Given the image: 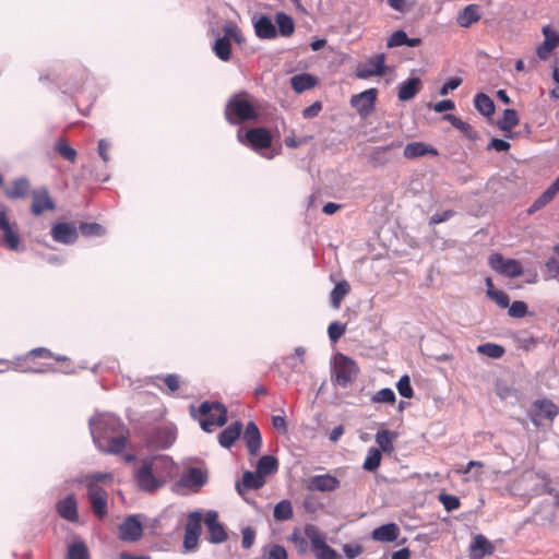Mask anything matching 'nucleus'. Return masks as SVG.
Masks as SVG:
<instances>
[{
    "label": "nucleus",
    "instance_id": "nucleus-13",
    "mask_svg": "<svg viewBox=\"0 0 559 559\" xmlns=\"http://www.w3.org/2000/svg\"><path fill=\"white\" fill-rule=\"evenodd\" d=\"M385 55L378 53L369 58L366 62L359 63L356 69V76L358 79H369L371 76H379L384 73Z\"/></svg>",
    "mask_w": 559,
    "mask_h": 559
},
{
    "label": "nucleus",
    "instance_id": "nucleus-56",
    "mask_svg": "<svg viewBox=\"0 0 559 559\" xmlns=\"http://www.w3.org/2000/svg\"><path fill=\"white\" fill-rule=\"evenodd\" d=\"M508 313L512 318H523L527 314V306L524 301H513L509 304Z\"/></svg>",
    "mask_w": 559,
    "mask_h": 559
},
{
    "label": "nucleus",
    "instance_id": "nucleus-44",
    "mask_svg": "<svg viewBox=\"0 0 559 559\" xmlns=\"http://www.w3.org/2000/svg\"><path fill=\"white\" fill-rule=\"evenodd\" d=\"M350 286L346 281L338 282L331 292V305L337 309L341 306L343 298L349 293Z\"/></svg>",
    "mask_w": 559,
    "mask_h": 559
},
{
    "label": "nucleus",
    "instance_id": "nucleus-47",
    "mask_svg": "<svg viewBox=\"0 0 559 559\" xmlns=\"http://www.w3.org/2000/svg\"><path fill=\"white\" fill-rule=\"evenodd\" d=\"M381 451L378 448H370L365 459L362 467L368 472L378 469L381 463Z\"/></svg>",
    "mask_w": 559,
    "mask_h": 559
},
{
    "label": "nucleus",
    "instance_id": "nucleus-45",
    "mask_svg": "<svg viewBox=\"0 0 559 559\" xmlns=\"http://www.w3.org/2000/svg\"><path fill=\"white\" fill-rule=\"evenodd\" d=\"M293 504L289 500H282L275 504L273 516L276 521H287L293 518Z\"/></svg>",
    "mask_w": 559,
    "mask_h": 559
},
{
    "label": "nucleus",
    "instance_id": "nucleus-42",
    "mask_svg": "<svg viewBox=\"0 0 559 559\" xmlns=\"http://www.w3.org/2000/svg\"><path fill=\"white\" fill-rule=\"evenodd\" d=\"M308 537L306 536L305 532L298 527H295L292 532V534L288 536V540L295 546L297 552L299 555H304L308 551L309 545H308Z\"/></svg>",
    "mask_w": 559,
    "mask_h": 559
},
{
    "label": "nucleus",
    "instance_id": "nucleus-63",
    "mask_svg": "<svg viewBox=\"0 0 559 559\" xmlns=\"http://www.w3.org/2000/svg\"><path fill=\"white\" fill-rule=\"evenodd\" d=\"M199 535H191L185 532L183 536V548L186 551H193L197 549L199 544Z\"/></svg>",
    "mask_w": 559,
    "mask_h": 559
},
{
    "label": "nucleus",
    "instance_id": "nucleus-1",
    "mask_svg": "<svg viewBox=\"0 0 559 559\" xmlns=\"http://www.w3.org/2000/svg\"><path fill=\"white\" fill-rule=\"evenodd\" d=\"M96 448L106 454H120L128 444L129 430L119 417L111 413L96 414L88 420Z\"/></svg>",
    "mask_w": 559,
    "mask_h": 559
},
{
    "label": "nucleus",
    "instance_id": "nucleus-30",
    "mask_svg": "<svg viewBox=\"0 0 559 559\" xmlns=\"http://www.w3.org/2000/svg\"><path fill=\"white\" fill-rule=\"evenodd\" d=\"M479 8L476 4H468L456 16V22L461 27L467 28L473 23L479 21Z\"/></svg>",
    "mask_w": 559,
    "mask_h": 559
},
{
    "label": "nucleus",
    "instance_id": "nucleus-11",
    "mask_svg": "<svg viewBox=\"0 0 559 559\" xmlns=\"http://www.w3.org/2000/svg\"><path fill=\"white\" fill-rule=\"evenodd\" d=\"M559 414L558 406L548 399L537 400L533 403V409L530 413L531 421L535 426H540V419L546 418L550 421Z\"/></svg>",
    "mask_w": 559,
    "mask_h": 559
},
{
    "label": "nucleus",
    "instance_id": "nucleus-3",
    "mask_svg": "<svg viewBox=\"0 0 559 559\" xmlns=\"http://www.w3.org/2000/svg\"><path fill=\"white\" fill-rule=\"evenodd\" d=\"M225 117L230 124H238L243 121L254 120L258 117L257 110L247 93L233 95L225 108Z\"/></svg>",
    "mask_w": 559,
    "mask_h": 559
},
{
    "label": "nucleus",
    "instance_id": "nucleus-25",
    "mask_svg": "<svg viewBox=\"0 0 559 559\" xmlns=\"http://www.w3.org/2000/svg\"><path fill=\"white\" fill-rule=\"evenodd\" d=\"M255 35L261 39H272L276 36V28L271 17L259 15L253 17Z\"/></svg>",
    "mask_w": 559,
    "mask_h": 559
},
{
    "label": "nucleus",
    "instance_id": "nucleus-23",
    "mask_svg": "<svg viewBox=\"0 0 559 559\" xmlns=\"http://www.w3.org/2000/svg\"><path fill=\"white\" fill-rule=\"evenodd\" d=\"M265 484V479L260 476L257 472L246 471L242 475V479L236 484V489L240 496H243L246 491L258 490Z\"/></svg>",
    "mask_w": 559,
    "mask_h": 559
},
{
    "label": "nucleus",
    "instance_id": "nucleus-64",
    "mask_svg": "<svg viewBox=\"0 0 559 559\" xmlns=\"http://www.w3.org/2000/svg\"><path fill=\"white\" fill-rule=\"evenodd\" d=\"M321 110H322L321 102H314L312 105L306 107L302 110V117L305 119L314 118V117H317L320 114Z\"/></svg>",
    "mask_w": 559,
    "mask_h": 559
},
{
    "label": "nucleus",
    "instance_id": "nucleus-26",
    "mask_svg": "<svg viewBox=\"0 0 559 559\" xmlns=\"http://www.w3.org/2000/svg\"><path fill=\"white\" fill-rule=\"evenodd\" d=\"M57 511L62 519L69 522H78L79 513L74 495L71 493L64 499L58 501Z\"/></svg>",
    "mask_w": 559,
    "mask_h": 559
},
{
    "label": "nucleus",
    "instance_id": "nucleus-16",
    "mask_svg": "<svg viewBox=\"0 0 559 559\" xmlns=\"http://www.w3.org/2000/svg\"><path fill=\"white\" fill-rule=\"evenodd\" d=\"M207 483V473L200 467H189L177 483L178 487L199 490Z\"/></svg>",
    "mask_w": 559,
    "mask_h": 559
},
{
    "label": "nucleus",
    "instance_id": "nucleus-51",
    "mask_svg": "<svg viewBox=\"0 0 559 559\" xmlns=\"http://www.w3.org/2000/svg\"><path fill=\"white\" fill-rule=\"evenodd\" d=\"M80 230L84 236H103L105 235V228L97 223H82Z\"/></svg>",
    "mask_w": 559,
    "mask_h": 559
},
{
    "label": "nucleus",
    "instance_id": "nucleus-6",
    "mask_svg": "<svg viewBox=\"0 0 559 559\" xmlns=\"http://www.w3.org/2000/svg\"><path fill=\"white\" fill-rule=\"evenodd\" d=\"M305 534L311 543L316 559H340L338 554L326 544L325 534L318 526L306 524Z\"/></svg>",
    "mask_w": 559,
    "mask_h": 559
},
{
    "label": "nucleus",
    "instance_id": "nucleus-15",
    "mask_svg": "<svg viewBox=\"0 0 559 559\" xmlns=\"http://www.w3.org/2000/svg\"><path fill=\"white\" fill-rule=\"evenodd\" d=\"M204 523L209 532V542L212 544H222L227 539V533L224 525L218 522L216 511L210 510L204 515Z\"/></svg>",
    "mask_w": 559,
    "mask_h": 559
},
{
    "label": "nucleus",
    "instance_id": "nucleus-40",
    "mask_svg": "<svg viewBox=\"0 0 559 559\" xmlns=\"http://www.w3.org/2000/svg\"><path fill=\"white\" fill-rule=\"evenodd\" d=\"M203 514L201 511H192L187 516L185 532L191 535H201Z\"/></svg>",
    "mask_w": 559,
    "mask_h": 559
},
{
    "label": "nucleus",
    "instance_id": "nucleus-12",
    "mask_svg": "<svg viewBox=\"0 0 559 559\" xmlns=\"http://www.w3.org/2000/svg\"><path fill=\"white\" fill-rule=\"evenodd\" d=\"M87 496L94 514L103 519L107 514V492L97 484H87Z\"/></svg>",
    "mask_w": 559,
    "mask_h": 559
},
{
    "label": "nucleus",
    "instance_id": "nucleus-18",
    "mask_svg": "<svg viewBox=\"0 0 559 559\" xmlns=\"http://www.w3.org/2000/svg\"><path fill=\"white\" fill-rule=\"evenodd\" d=\"M50 235L56 242L62 245H73L78 238V229L72 223H56L51 227Z\"/></svg>",
    "mask_w": 559,
    "mask_h": 559
},
{
    "label": "nucleus",
    "instance_id": "nucleus-37",
    "mask_svg": "<svg viewBox=\"0 0 559 559\" xmlns=\"http://www.w3.org/2000/svg\"><path fill=\"white\" fill-rule=\"evenodd\" d=\"M474 106L476 110L485 117H490L495 112L493 100L484 93L475 95Z\"/></svg>",
    "mask_w": 559,
    "mask_h": 559
},
{
    "label": "nucleus",
    "instance_id": "nucleus-22",
    "mask_svg": "<svg viewBox=\"0 0 559 559\" xmlns=\"http://www.w3.org/2000/svg\"><path fill=\"white\" fill-rule=\"evenodd\" d=\"M243 442L250 455L255 456L262 445L261 432L253 421H249L245 428Z\"/></svg>",
    "mask_w": 559,
    "mask_h": 559
},
{
    "label": "nucleus",
    "instance_id": "nucleus-59",
    "mask_svg": "<svg viewBox=\"0 0 559 559\" xmlns=\"http://www.w3.org/2000/svg\"><path fill=\"white\" fill-rule=\"evenodd\" d=\"M266 559H288V555L283 546L275 544L270 546Z\"/></svg>",
    "mask_w": 559,
    "mask_h": 559
},
{
    "label": "nucleus",
    "instance_id": "nucleus-54",
    "mask_svg": "<svg viewBox=\"0 0 559 559\" xmlns=\"http://www.w3.org/2000/svg\"><path fill=\"white\" fill-rule=\"evenodd\" d=\"M439 501L448 512H452L460 507V499L456 496L440 493Z\"/></svg>",
    "mask_w": 559,
    "mask_h": 559
},
{
    "label": "nucleus",
    "instance_id": "nucleus-8",
    "mask_svg": "<svg viewBox=\"0 0 559 559\" xmlns=\"http://www.w3.org/2000/svg\"><path fill=\"white\" fill-rule=\"evenodd\" d=\"M0 230L2 245L11 251L21 252L25 246L21 242L15 223H11L4 211H0Z\"/></svg>",
    "mask_w": 559,
    "mask_h": 559
},
{
    "label": "nucleus",
    "instance_id": "nucleus-27",
    "mask_svg": "<svg viewBox=\"0 0 559 559\" xmlns=\"http://www.w3.org/2000/svg\"><path fill=\"white\" fill-rule=\"evenodd\" d=\"M400 527L395 523H388L374 528L371 532V538L380 543H392L397 539Z\"/></svg>",
    "mask_w": 559,
    "mask_h": 559
},
{
    "label": "nucleus",
    "instance_id": "nucleus-50",
    "mask_svg": "<svg viewBox=\"0 0 559 559\" xmlns=\"http://www.w3.org/2000/svg\"><path fill=\"white\" fill-rule=\"evenodd\" d=\"M407 43V34L403 29L395 31L392 35L386 39L388 48H395L401 46H406Z\"/></svg>",
    "mask_w": 559,
    "mask_h": 559
},
{
    "label": "nucleus",
    "instance_id": "nucleus-9",
    "mask_svg": "<svg viewBox=\"0 0 559 559\" xmlns=\"http://www.w3.org/2000/svg\"><path fill=\"white\" fill-rule=\"evenodd\" d=\"M143 534L140 514L128 515L118 527V536L123 542H138Z\"/></svg>",
    "mask_w": 559,
    "mask_h": 559
},
{
    "label": "nucleus",
    "instance_id": "nucleus-28",
    "mask_svg": "<svg viewBox=\"0 0 559 559\" xmlns=\"http://www.w3.org/2000/svg\"><path fill=\"white\" fill-rule=\"evenodd\" d=\"M242 425L240 421H236L225 428L218 435V443L225 449H230L236 440L240 437Z\"/></svg>",
    "mask_w": 559,
    "mask_h": 559
},
{
    "label": "nucleus",
    "instance_id": "nucleus-2",
    "mask_svg": "<svg viewBox=\"0 0 559 559\" xmlns=\"http://www.w3.org/2000/svg\"><path fill=\"white\" fill-rule=\"evenodd\" d=\"M176 471V463L170 456L158 455L141 461L133 477L140 490L153 493L170 481Z\"/></svg>",
    "mask_w": 559,
    "mask_h": 559
},
{
    "label": "nucleus",
    "instance_id": "nucleus-19",
    "mask_svg": "<svg viewBox=\"0 0 559 559\" xmlns=\"http://www.w3.org/2000/svg\"><path fill=\"white\" fill-rule=\"evenodd\" d=\"M544 41L536 48V55L540 60H546L550 52L559 45V32L554 29L550 25H545L542 28Z\"/></svg>",
    "mask_w": 559,
    "mask_h": 559
},
{
    "label": "nucleus",
    "instance_id": "nucleus-62",
    "mask_svg": "<svg viewBox=\"0 0 559 559\" xmlns=\"http://www.w3.org/2000/svg\"><path fill=\"white\" fill-rule=\"evenodd\" d=\"M224 33H225L224 37H227L229 40L234 39L238 44H241L243 40V37L240 34V32L231 24H226L224 26Z\"/></svg>",
    "mask_w": 559,
    "mask_h": 559
},
{
    "label": "nucleus",
    "instance_id": "nucleus-57",
    "mask_svg": "<svg viewBox=\"0 0 559 559\" xmlns=\"http://www.w3.org/2000/svg\"><path fill=\"white\" fill-rule=\"evenodd\" d=\"M56 151L66 159L74 162L76 157V151L64 142H59L56 145Z\"/></svg>",
    "mask_w": 559,
    "mask_h": 559
},
{
    "label": "nucleus",
    "instance_id": "nucleus-36",
    "mask_svg": "<svg viewBox=\"0 0 559 559\" xmlns=\"http://www.w3.org/2000/svg\"><path fill=\"white\" fill-rule=\"evenodd\" d=\"M427 154H437V151L421 142L408 143L404 148V156L406 158H416Z\"/></svg>",
    "mask_w": 559,
    "mask_h": 559
},
{
    "label": "nucleus",
    "instance_id": "nucleus-60",
    "mask_svg": "<svg viewBox=\"0 0 559 559\" xmlns=\"http://www.w3.org/2000/svg\"><path fill=\"white\" fill-rule=\"evenodd\" d=\"M510 148V143L506 140L493 138L487 145L488 151L507 152Z\"/></svg>",
    "mask_w": 559,
    "mask_h": 559
},
{
    "label": "nucleus",
    "instance_id": "nucleus-4",
    "mask_svg": "<svg viewBox=\"0 0 559 559\" xmlns=\"http://www.w3.org/2000/svg\"><path fill=\"white\" fill-rule=\"evenodd\" d=\"M332 380L342 388H347L357 377L359 368L354 359L337 353L331 364Z\"/></svg>",
    "mask_w": 559,
    "mask_h": 559
},
{
    "label": "nucleus",
    "instance_id": "nucleus-17",
    "mask_svg": "<svg viewBox=\"0 0 559 559\" xmlns=\"http://www.w3.org/2000/svg\"><path fill=\"white\" fill-rule=\"evenodd\" d=\"M378 92L376 88L366 90L359 94L353 95L350 105L360 116L367 117L374 108Z\"/></svg>",
    "mask_w": 559,
    "mask_h": 559
},
{
    "label": "nucleus",
    "instance_id": "nucleus-21",
    "mask_svg": "<svg viewBox=\"0 0 559 559\" xmlns=\"http://www.w3.org/2000/svg\"><path fill=\"white\" fill-rule=\"evenodd\" d=\"M32 198L33 202L31 211L36 216L43 214L45 211H52L56 207L55 202L45 187L34 190L32 192Z\"/></svg>",
    "mask_w": 559,
    "mask_h": 559
},
{
    "label": "nucleus",
    "instance_id": "nucleus-31",
    "mask_svg": "<svg viewBox=\"0 0 559 559\" xmlns=\"http://www.w3.org/2000/svg\"><path fill=\"white\" fill-rule=\"evenodd\" d=\"M317 83L318 79L310 73L296 74L290 79V85L298 94L314 87Z\"/></svg>",
    "mask_w": 559,
    "mask_h": 559
},
{
    "label": "nucleus",
    "instance_id": "nucleus-43",
    "mask_svg": "<svg viewBox=\"0 0 559 559\" xmlns=\"http://www.w3.org/2000/svg\"><path fill=\"white\" fill-rule=\"evenodd\" d=\"M275 22L278 26V32L282 36H290L295 31V24L292 16L284 12H277L275 15Z\"/></svg>",
    "mask_w": 559,
    "mask_h": 559
},
{
    "label": "nucleus",
    "instance_id": "nucleus-53",
    "mask_svg": "<svg viewBox=\"0 0 559 559\" xmlns=\"http://www.w3.org/2000/svg\"><path fill=\"white\" fill-rule=\"evenodd\" d=\"M399 393L405 397L411 399L414 395L413 388L411 385V379L407 374L400 378L397 384H396Z\"/></svg>",
    "mask_w": 559,
    "mask_h": 559
},
{
    "label": "nucleus",
    "instance_id": "nucleus-41",
    "mask_svg": "<svg viewBox=\"0 0 559 559\" xmlns=\"http://www.w3.org/2000/svg\"><path fill=\"white\" fill-rule=\"evenodd\" d=\"M213 52L222 61H228L231 57V45L227 37H219L213 45Z\"/></svg>",
    "mask_w": 559,
    "mask_h": 559
},
{
    "label": "nucleus",
    "instance_id": "nucleus-55",
    "mask_svg": "<svg viewBox=\"0 0 559 559\" xmlns=\"http://www.w3.org/2000/svg\"><path fill=\"white\" fill-rule=\"evenodd\" d=\"M346 332V326L337 321L330 323L328 328V334L332 342L340 340Z\"/></svg>",
    "mask_w": 559,
    "mask_h": 559
},
{
    "label": "nucleus",
    "instance_id": "nucleus-61",
    "mask_svg": "<svg viewBox=\"0 0 559 559\" xmlns=\"http://www.w3.org/2000/svg\"><path fill=\"white\" fill-rule=\"evenodd\" d=\"M241 534H242V542H241L242 547L245 549H249L254 543L255 532L251 527H245V528H242Z\"/></svg>",
    "mask_w": 559,
    "mask_h": 559
},
{
    "label": "nucleus",
    "instance_id": "nucleus-46",
    "mask_svg": "<svg viewBox=\"0 0 559 559\" xmlns=\"http://www.w3.org/2000/svg\"><path fill=\"white\" fill-rule=\"evenodd\" d=\"M504 348L495 343H485L477 346V353L489 358L498 359L503 356Z\"/></svg>",
    "mask_w": 559,
    "mask_h": 559
},
{
    "label": "nucleus",
    "instance_id": "nucleus-48",
    "mask_svg": "<svg viewBox=\"0 0 559 559\" xmlns=\"http://www.w3.org/2000/svg\"><path fill=\"white\" fill-rule=\"evenodd\" d=\"M523 480H530L533 481L535 479H540L544 483L543 486V492L552 493V488L549 487V478L545 473L542 472H533V471H526L522 475Z\"/></svg>",
    "mask_w": 559,
    "mask_h": 559
},
{
    "label": "nucleus",
    "instance_id": "nucleus-39",
    "mask_svg": "<svg viewBox=\"0 0 559 559\" xmlns=\"http://www.w3.org/2000/svg\"><path fill=\"white\" fill-rule=\"evenodd\" d=\"M396 438L394 432L386 429L379 430L376 433V442L379 445V450L385 453H391L394 450L393 441Z\"/></svg>",
    "mask_w": 559,
    "mask_h": 559
},
{
    "label": "nucleus",
    "instance_id": "nucleus-35",
    "mask_svg": "<svg viewBox=\"0 0 559 559\" xmlns=\"http://www.w3.org/2000/svg\"><path fill=\"white\" fill-rule=\"evenodd\" d=\"M559 192V186H557L555 182L546 190L544 191L538 199L535 200V202L531 205L528 209V213L532 214L540 209H543L545 205H547L549 202L554 200V198Z\"/></svg>",
    "mask_w": 559,
    "mask_h": 559
},
{
    "label": "nucleus",
    "instance_id": "nucleus-7",
    "mask_svg": "<svg viewBox=\"0 0 559 559\" xmlns=\"http://www.w3.org/2000/svg\"><path fill=\"white\" fill-rule=\"evenodd\" d=\"M237 139L241 144L250 146L255 152L269 148L272 144V135L265 128H252L245 134L239 130Z\"/></svg>",
    "mask_w": 559,
    "mask_h": 559
},
{
    "label": "nucleus",
    "instance_id": "nucleus-38",
    "mask_svg": "<svg viewBox=\"0 0 559 559\" xmlns=\"http://www.w3.org/2000/svg\"><path fill=\"white\" fill-rule=\"evenodd\" d=\"M519 123L518 112L514 109H504L502 117L497 121V127L503 132H510Z\"/></svg>",
    "mask_w": 559,
    "mask_h": 559
},
{
    "label": "nucleus",
    "instance_id": "nucleus-20",
    "mask_svg": "<svg viewBox=\"0 0 559 559\" xmlns=\"http://www.w3.org/2000/svg\"><path fill=\"white\" fill-rule=\"evenodd\" d=\"M177 438V430L174 426L158 427L153 431L150 443L158 449L170 448Z\"/></svg>",
    "mask_w": 559,
    "mask_h": 559
},
{
    "label": "nucleus",
    "instance_id": "nucleus-29",
    "mask_svg": "<svg viewBox=\"0 0 559 559\" xmlns=\"http://www.w3.org/2000/svg\"><path fill=\"white\" fill-rule=\"evenodd\" d=\"M421 81L418 78H409L403 81L399 86V99L407 102L416 96L420 91Z\"/></svg>",
    "mask_w": 559,
    "mask_h": 559
},
{
    "label": "nucleus",
    "instance_id": "nucleus-32",
    "mask_svg": "<svg viewBox=\"0 0 559 559\" xmlns=\"http://www.w3.org/2000/svg\"><path fill=\"white\" fill-rule=\"evenodd\" d=\"M29 181L25 177L16 178L12 181V187L7 190L5 194L9 199L25 198L29 192Z\"/></svg>",
    "mask_w": 559,
    "mask_h": 559
},
{
    "label": "nucleus",
    "instance_id": "nucleus-10",
    "mask_svg": "<svg viewBox=\"0 0 559 559\" xmlns=\"http://www.w3.org/2000/svg\"><path fill=\"white\" fill-rule=\"evenodd\" d=\"M489 265L497 273L511 278L518 277L523 273L522 265L519 261L504 259L499 253H493L489 257Z\"/></svg>",
    "mask_w": 559,
    "mask_h": 559
},
{
    "label": "nucleus",
    "instance_id": "nucleus-34",
    "mask_svg": "<svg viewBox=\"0 0 559 559\" xmlns=\"http://www.w3.org/2000/svg\"><path fill=\"white\" fill-rule=\"evenodd\" d=\"M66 559H90V552L85 543L75 538L68 545Z\"/></svg>",
    "mask_w": 559,
    "mask_h": 559
},
{
    "label": "nucleus",
    "instance_id": "nucleus-58",
    "mask_svg": "<svg viewBox=\"0 0 559 559\" xmlns=\"http://www.w3.org/2000/svg\"><path fill=\"white\" fill-rule=\"evenodd\" d=\"M462 84V79L459 76L450 78L439 90L441 96H445L450 91L457 88Z\"/></svg>",
    "mask_w": 559,
    "mask_h": 559
},
{
    "label": "nucleus",
    "instance_id": "nucleus-52",
    "mask_svg": "<svg viewBox=\"0 0 559 559\" xmlns=\"http://www.w3.org/2000/svg\"><path fill=\"white\" fill-rule=\"evenodd\" d=\"M487 296L495 300L501 308H508L510 304L509 296L502 290H496L495 288L487 289Z\"/></svg>",
    "mask_w": 559,
    "mask_h": 559
},
{
    "label": "nucleus",
    "instance_id": "nucleus-33",
    "mask_svg": "<svg viewBox=\"0 0 559 559\" xmlns=\"http://www.w3.org/2000/svg\"><path fill=\"white\" fill-rule=\"evenodd\" d=\"M278 469V462L272 455H263L259 459L257 463L255 472L265 478V476L272 475L276 473Z\"/></svg>",
    "mask_w": 559,
    "mask_h": 559
},
{
    "label": "nucleus",
    "instance_id": "nucleus-14",
    "mask_svg": "<svg viewBox=\"0 0 559 559\" xmlns=\"http://www.w3.org/2000/svg\"><path fill=\"white\" fill-rule=\"evenodd\" d=\"M340 485V480L331 474L314 475L305 480V487L308 491L332 492Z\"/></svg>",
    "mask_w": 559,
    "mask_h": 559
},
{
    "label": "nucleus",
    "instance_id": "nucleus-5",
    "mask_svg": "<svg viewBox=\"0 0 559 559\" xmlns=\"http://www.w3.org/2000/svg\"><path fill=\"white\" fill-rule=\"evenodd\" d=\"M201 428L211 432L214 427H222L227 421V408L218 402H203L199 406Z\"/></svg>",
    "mask_w": 559,
    "mask_h": 559
},
{
    "label": "nucleus",
    "instance_id": "nucleus-49",
    "mask_svg": "<svg viewBox=\"0 0 559 559\" xmlns=\"http://www.w3.org/2000/svg\"><path fill=\"white\" fill-rule=\"evenodd\" d=\"M395 393L390 388H384L379 391H377L372 397V403H386V404H393L395 402Z\"/></svg>",
    "mask_w": 559,
    "mask_h": 559
},
{
    "label": "nucleus",
    "instance_id": "nucleus-24",
    "mask_svg": "<svg viewBox=\"0 0 559 559\" xmlns=\"http://www.w3.org/2000/svg\"><path fill=\"white\" fill-rule=\"evenodd\" d=\"M493 550V545L484 535L477 534L469 546V558L483 559L485 556L491 555Z\"/></svg>",
    "mask_w": 559,
    "mask_h": 559
}]
</instances>
